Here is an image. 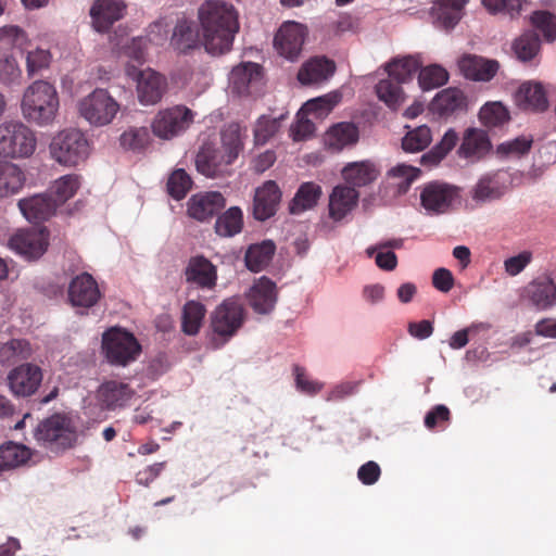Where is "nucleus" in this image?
<instances>
[{
  "instance_id": "nucleus-1",
  "label": "nucleus",
  "mask_w": 556,
  "mask_h": 556,
  "mask_svg": "<svg viewBox=\"0 0 556 556\" xmlns=\"http://www.w3.org/2000/svg\"><path fill=\"white\" fill-rule=\"evenodd\" d=\"M204 47L208 53L223 54L231 49L239 30L238 14L231 4L210 0L199 9Z\"/></svg>"
},
{
  "instance_id": "nucleus-2",
  "label": "nucleus",
  "mask_w": 556,
  "mask_h": 556,
  "mask_svg": "<svg viewBox=\"0 0 556 556\" xmlns=\"http://www.w3.org/2000/svg\"><path fill=\"white\" fill-rule=\"evenodd\" d=\"M241 127L230 123L220 131V147L213 142H204L195 156L199 173L215 178L228 173V167L238 159L244 142Z\"/></svg>"
},
{
  "instance_id": "nucleus-3",
  "label": "nucleus",
  "mask_w": 556,
  "mask_h": 556,
  "mask_svg": "<svg viewBox=\"0 0 556 556\" xmlns=\"http://www.w3.org/2000/svg\"><path fill=\"white\" fill-rule=\"evenodd\" d=\"M60 106L59 94L53 84L35 80L25 90L21 100L23 117L37 126L51 125Z\"/></svg>"
},
{
  "instance_id": "nucleus-4",
  "label": "nucleus",
  "mask_w": 556,
  "mask_h": 556,
  "mask_svg": "<svg viewBox=\"0 0 556 556\" xmlns=\"http://www.w3.org/2000/svg\"><path fill=\"white\" fill-rule=\"evenodd\" d=\"M245 318L243 305L236 299L224 300L210 315V338L212 349L223 348L242 327Z\"/></svg>"
},
{
  "instance_id": "nucleus-5",
  "label": "nucleus",
  "mask_w": 556,
  "mask_h": 556,
  "mask_svg": "<svg viewBox=\"0 0 556 556\" xmlns=\"http://www.w3.org/2000/svg\"><path fill=\"white\" fill-rule=\"evenodd\" d=\"M34 437L41 447L53 453L64 452L73 447L77 441V432L71 419L60 414L39 422Z\"/></svg>"
},
{
  "instance_id": "nucleus-6",
  "label": "nucleus",
  "mask_w": 556,
  "mask_h": 556,
  "mask_svg": "<svg viewBox=\"0 0 556 556\" xmlns=\"http://www.w3.org/2000/svg\"><path fill=\"white\" fill-rule=\"evenodd\" d=\"M101 349L109 364L127 366L141 354V344L130 331L112 327L103 332Z\"/></svg>"
},
{
  "instance_id": "nucleus-7",
  "label": "nucleus",
  "mask_w": 556,
  "mask_h": 556,
  "mask_svg": "<svg viewBox=\"0 0 556 556\" xmlns=\"http://www.w3.org/2000/svg\"><path fill=\"white\" fill-rule=\"evenodd\" d=\"M37 146L35 132L20 121L0 124V156L22 159L30 156Z\"/></svg>"
},
{
  "instance_id": "nucleus-8",
  "label": "nucleus",
  "mask_w": 556,
  "mask_h": 556,
  "mask_svg": "<svg viewBox=\"0 0 556 556\" xmlns=\"http://www.w3.org/2000/svg\"><path fill=\"white\" fill-rule=\"evenodd\" d=\"M50 153L58 163L65 166H76L88 157V140L80 130H62L53 138L50 144Z\"/></svg>"
},
{
  "instance_id": "nucleus-9",
  "label": "nucleus",
  "mask_w": 556,
  "mask_h": 556,
  "mask_svg": "<svg viewBox=\"0 0 556 556\" xmlns=\"http://www.w3.org/2000/svg\"><path fill=\"white\" fill-rule=\"evenodd\" d=\"M119 111L118 102L108 90L97 88L78 102V112L90 125L105 126Z\"/></svg>"
},
{
  "instance_id": "nucleus-10",
  "label": "nucleus",
  "mask_w": 556,
  "mask_h": 556,
  "mask_svg": "<svg viewBox=\"0 0 556 556\" xmlns=\"http://www.w3.org/2000/svg\"><path fill=\"white\" fill-rule=\"evenodd\" d=\"M194 115L192 110L182 104L161 110L152 121V131L161 139L170 140L191 126Z\"/></svg>"
},
{
  "instance_id": "nucleus-11",
  "label": "nucleus",
  "mask_w": 556,
  "mask_h": 556,
  "mask_svg": "<svg viewBox=\"0 0 556 556\" xmlns=\"http://www.w3.org/2000/svg\"><path fill=\"white\" fill-rule=\"evenodd\" d=\"M459 197L458 187L433 180L421 187L420 205L428 215H441L447 213Z\"/></svg>"
},
{
  "instance_id": "nucleus-12",
  "label": "nucleus",
  "mask_w": 556,
  "mask_h": 556,
  "mask_svg": "<svg viewBox=\"0 0 556 556\" xmlns=\"http://www.w3.org/2000/svg\"><path fill=\"white\" fill-rule=\"evenodd\" d=\"M126 74L137 81L138 100L143 105L159 103L167 90L165 76L151 68L138 70L127 64Z\"/></svg>"
},
{
  "instance_id": "nucleus-13",
  "label": "nucleus",
  "mask_w": 556,
  "mask_h": 556,
  "mask_svg": "<svg viewBox=\"0 0 556 556\" xmlns=\"http://www.w3.org/2000/svg\"><path fill=\"white\" fill-rule=\"evenodd\" d=\"M306 35V26L296 22H287L275 35L274 47L280 55L294 61L302 51Z\"/></svg>"
},
{
  "instance_id": "nucleus-14",
  "label": "nucleus",
  "mask_w": 556,
  "mask_h": 556,
  "mask_svg": "<svg viewBox=\"0 0 556 556\" xmlns=\"http://www.w3.org/2000/svg\"><path fill=\"white\" fill-rule=\"evenodd\" d=\"M68 300L75 307L90 308L101 299V292L94 278L83 273L74 277L68 285Z\"/></svg>"
},
{
  "instance_id": "nucleus-15",
  "label": "nucleus",
  "mask_w": 556,
  "mask_h": 556,
  "mask_svg": "<svg viewBox=\"0 0 556 556\" xmlns=\"http://www.w3.org/2000/svg\"><path fill=\"white\" fill-rule=\"evenodd\" d=\"M41 381V368L29 363L15 367L8 375L9 387L13 394L17 396L33 395L38 390Z\"/></svg>"
},
{
  "instance_id": "nucleus-16",
  "label": "nucleus",
  "mask_w": 556,
  "mask_h": 556,
  "mask_svg": "<svg viewBox=\"0 0 556 556\" xmlns=\"http://www.w3.org/2000/svg\"><path fill=\"white\" fill-rule=\"evenodd\" d=\"M226 205V199L218 191L198 192L188 200V215L198 220L206 222L218 214Z\"/></svg>"
},
{
  "instance_id": "nucleus-17",
  "label": "nucleus",
  "mask_w": 556,
  "mask_h": 556,
  "mask_svg": "<svg viewBox=\"0 0 556 556\" xmlns=\"http://www.w3.org/2000/svg\"><path fill=\"white\" fill-rule=\"evenodd\" d=\"M9 247L27 260H35L47 250L48 236L43 230H18L10 238Z\"/></svg>"
},
{
  "instance_id": "nucleus-18",
  "label": "nucleus",
  "mask_w": 556,
  "mask_h": 556,
  "mask_svg": "<svg viewBox=\"0 0 556 556\" xmlns=\"http://www.w3.org/2000/svg\"><path fill=\"white\" fill-rule=\"evenodd\" d=\"M187 283L203 290H212L217 283L216 266L203 255L190 257L184 270Z\"/></svg>"
},
{
  "instance_id": "nucleus-19",
  "label": "nucleus",
  "mask_w": 556,
  "mask_h": 556,
  "mask_svg": "<svg viewBox=\"0 0 556 556\" xmlns=\"http://www.w3.org/2000/svg\"><path fill=\"white\" fill-rule=\"evenodd\" d=\"M281 200V191L274 180L265 181L255 190L253 199V216L264 222L274 216Z\"/></svg>"
},
{
  "instance_id": "nucleus-20",
  "label": "nucleus",
  "mask_w": 556,
  "mask_h": 556,
  "mask_svg": "<svg viewBox=\"0 0 556 556\" xmlns=\"http://www.w3.org/2000/svg\"><path fill=\"white\" fill-rule=\"evenodd\" d=\"M135 394V390L128 383L109 380L99 387L97 397L102 407L115 410L128 406Z\"/></svg>"
},
{
  "instance_id": "nucleus-21",
  "label": "nucleus",
  "mask_w": 556,
  "mask_h": 556,
  "mask_svg": "<svg viewBox=\"0 0 556 556\" xmlns=\"http://www.w3.org/2000/svg\"><path fill=\"white\" fill-rule=\"evenodd\" d=\"M126 5L122 0H96L90 9L94 29L108 31L112 25L124 16Z\"/></svg>"
},
{
  "instance_id": "nucleus-22",
  "label": "nucleus",
  "mask_w": 556,
  "mask_h": 556,
  "mask_svg": "<svg viewBox=\"0 0 556 556\" xmlns=\"http://www.w3.org/2000/svg\"><path fill=\"white\" fill-rule=\"evenodd\" d=\"M358 191L349 186L339 185L329 195V217L338 223L349 215L358 203Z\"/></svg>"
},
{
  "instance_id": "nucleus-23",
  "label": "nucleus",
  "mask_w": 556,
  "mask_h": 556,
  "mask_svg": "<svg viewBox=\"0 0 556 556\" xmlns=\"http://www.w3.org/2000/svg\"><path fill=\"white\" fill-rule=\"evenodd\" d=\"M17 205L23 216L35 224L49 219L58 208L47 192L21 199Z\"/></svg>"
},
{
  "instance_id": "nucleus-24",
  "label": "nucleus",
  "mask_w": 556,
  "mask_h": 556,
  "mask_svg": "<svg viewBox=\"0 0 556 556\" xmlns=\"http://www.w3.org/2000/svg\"><path fill=\"white\" fill-rule=\"evenodd\" d=\"M458 67L466 78L477 81H490L497 73L500 64L473 54H465L458 61Z\"/></svg>"
},
{
  "instance_id": "nucleus-25",
  "label": "nucleus",
  "mask_w": 556,
  "mask_h": 556,
  "mask_svg": "<svg viewBox=\"0 0 556 556\" xmlns=\"http://www.w3.org/2000/svg\"><path fill=\"white\" fill-rule=\"evenodd\" d=\"M336 72V63L326 56H314L298 72V80L304 86L318 85L328 80Z\"/></svg>"
},
{
  "instance_id": "nucleus-26",
  "label": "nucleus",
  "mask_w": 556,
  "mask_h": 556,
  "mask_svg": "<svg viewBox=\"0 0 556 556\" xmlns=\"http://www.w3.org/2000/svg\"><path fill=\"white\" fill-rule=\"evenodd\" d=\"M249 303L258 314L269 313L277 301V288L274 281L263 276L250 289Z\"/></svg>"
},
{
  "instance_id": "nucleus-27",
  "label": "nucleus",
  "mask_w": 556,
  "mask_h": 556,
  "mask_svg": "<svg viewBox=\"0 0 556 556\" xmlns=\"http://www.w3.org/2000/svg\"><path fill=\"white\" fill-rule=\"evenodd\" d=\"M170 45L179 53H188L201 46L199 26L194 21L178 20L175 25Z\"/></svg>"
},
{
  "instance_id": "nucleus-28",
  "label": "nucleus",
  "mask_w": 556,
  "mask_h": 556,
  "mask_svg": "<svg viewBox=\"0 0 556 556\" xmlns=\"http://www.w3.org/2000/svg\"><path fill=\"white\" fill-rule=\"evenodd\" d=\"M515 102L521 110L543 112L548 106V100L543 86L540 83L527 81L520 85Z\"/></svg>"
},
{
  "instance_id": "nucleus-29",
  "label": "nucleus",
  "mask_w": 556,
  "mask_h": 556,
  "mask_svg": "<svg viewBox=\"0 0 556 556\" xmlns=\"http://www.w3.org/2000/svg\"><path fill=\"white\" fill-rule=\"evenodd\" d=\"M468 0H435L431 8L434 24L444 29L454 28L460 21Z\"/></svg>"
},
{
  "instance_id": "nucleus-30",
  "label": "nucleus",
  "mask_w": 556,
  "mask_h": 556,
  "mask_svg": "<svg viewBox=\"0 0 556 556\" xmlns=\"http://www.w3.org/2000/svg\"><path fill=\"white\" fill-rule=\"evenodd\" d=\"M359 138L357 126L351 122H341L328 129L325 134V144L332 152H340L344 148L354 146Z\"/></svg>"
},
{
  "instance_id": "nucleus-31",
  "label": "nucleus",
  "mask_w": 556,
  "mask_h": 556,
  "mask_svg": "<svg viewBox=\"0 0 556 556\" xmlns=\"http://www.w3.org/2000/svg\"><path fill=\"white\" fill-rule=\"evenodd\" d=\"M491 149V142L485 131L477 128H468L458 148V155L469 160L482 159Z\"/></svg>"
},
{
  "instance_id": "nucleus-32",
  "label": "nucleus",
  "mask_w": 556,
  "mask_h": 556,
  "mask_svg": "<svg viewBox=\"0 0 556 556\" xmlns=\"http://www.w3.org/2000/svg\"><path fill=\"white\" fill-rule=\"evenodd\" d=\"M531 302L540 309H547L556 304V285L549 276H541L527 287Z\"/></svg>"
},
{
  "instance_id": "nucleus-33",
  "label": "nucleus",
  "mask_w": 556,
  "mask_h": 556,
  "mask_svg": "<svg viewBox=\"0 0 556 556\" xmlns=\"http://www.w3.org/2000/svg\"><path fill=\"white\" fill-rule=\"evenodd\" d=\"M432 108L441 116H450L466 111L467 98L458 88H446L440 91L432 101Z\"/></svg>"
},
{
  "instance_id": "nucleus-34",
  "label": "nucleus",
  "mask_w": 556,
  "mask_h": 556,
  "mask_svg": "<svg viewBox=\"0 0 556 556\" xmlns=\"http://www.w3.org/2000/svg\"><path fill=\"white\" fill-rule=\"evenodd\" d=\"M25 180V174L20 166L11 162L0 161V199L20 192Z\"/></svg>"
},
{
  "instance_id": "nucleus-35",
  "label": "nucleus",
  "mask_w": 556,
  "mask_h": 556,
  "mask_svg": "<svg viewBox=\"0 0 556 556\" xmlns=\"http://www.w3.org/2000/svg\"><path fill=\"white\" fill-rule=\"evenodd\" d=\"M275 251L276 245L271 240L251 244L244 254L245 266L253 273L264 270L270 264Z\"/></svg>"
},
{
  "instance_id": "nucleus-36",
  "label": "nucleus",
  "mask_w": 556,
  "mask_h": 556,
  "mask_svg": "<svg viewBox=\"0 0 556 556\" xmlns=\"http://www.w3.org/2000/svg\"><path fill=\"white\" fill-rule=\"evenodd\" d=\"M261 65L248 62L232 68L230 73V84L232 89L239 94H249L250 85L261 78Z\"/></svg>"
},
{
  "instance_id": "nucleus-37",
  "label": "nucleus",
  "mask_w": 556,
  "mask_h": 556,
  "mask_svg": "<svg viewBox=\"0 0 556 556\" xmlns=\"http://www.w3.org/2000/svg\"><path fill=\"white\" fill-rule=\"evenodd\" d=\"M378 175L379 170L369 161L350 163L342 169L344 180L354 187L367 186L374 182Z\"/></svg>"
},
{
  "instance_id": "nucleus-38",
  "label": "nucleus",
  "mask_w": 556,
  "mask_h": 556,
  "mask_svg": "<svg viewBox=\"0 0 556 556\" xmlns=\"http://www.w3.org/2000/svg\"><path fill=\"white\" fill-rule=\"evenodd\" d=\"M206 307L199 301H187L181 309V331L190 337L197 336L203 325Z\"/></svg>"
},
{
  "instance_id": "nucleus-39",
  "label": "nucleus",
  "mask_w": 556,
  "mask_h": 556,
  "mask_svg": "<svg viewBox=\"0 0 556 556\" xmlns=\"http://www.w3.org/2000/svg\"><path fill=\"white\" fill-rule=\"evenodd\" d=\"M421 65L422 61L419 55H406L389 62L386 70L392 79L402 85L410 81Z\"/></svg>"
},
{
  "instance_id": "nucleus-40",
  "label": "nucleus",
  "mask_w": 556,
  "mask_h": 556,
  "mask_svg": "<svg viewBox=\"0 0 556 556\" xmlns=\"http://www.w3.org/2000/svg\"><path fill=\"white\" fill-rule=\"evenodd\" d=\"M321 187L313 181L303 182L289 204L291 214H300L313 208L321 197Z\"/></svg>"
},
{
  "instance_id": "nucleus-41",
  "label": "nucleus",
  "mask_w": 556,
  "mask_h": 556,
  "mask_svg": "<svg viewBox=\"0 0 556 556\" xmlns=\"http://www.w3.org/2000/svg\"><path fill=\"white\" fill-rule=\"evenodd\" d=\"M80 187L79 176L68 174L56 179L49 188L47 193L52 197L56 207L63 205L66 201L73 198Z\"/></svg>"
},
{
  "instance_id": "nucleus-42",
  "label": "nucleus",
  "mask_w": 556,
  "mask_h": 556,
  "mask_svg": "<svg viewBox=\"0 0 556 556\" xmlns=\"http://www.w3.org/2000/svg\"><path fill=\"white\" fill-rule=\"evenodd\" d=\"M31 456L29 448L15 442H7L0 446V470L24 465Z\"/></svg>"
},
{
  "instance_id": "nucleus-43",
  "label": "nucleus",
  "mask_w": 556,
  "mask_h": 556,
  "mask_svg": "<svg viewBox=\"0 0 556 556\" xmlns=\"http://www.w3.org/2000/svg\"><path fill=\"white\" fill-rule=\"evenodd\" d=\"M507 187L497 174L482 177L475 187L473 199L478 201H492L503 197Z\"/></svg>"
},
{
  "instance_id": "nucleus-44",
  "label": "nucleus",
  "mask_w": 556,
  "mask_h": 556,
  "mask_svg": "<svg viewBox=\"0 0 556 556\" xmlns=\"http://www.w3.org/2000/svg\"><path fill=\"white\" fill-rule=\"evenodd\" d=\"M243 214L240 207L231 206L219 215L215 222V232L220 237H233L241 232Z\"/></svg>"
},
{
  "instance_id": "nucleus-45",
  "label": "nucleus",
  "mask_w": 556,
  "mask_h": 556,
  "mask_svg": "<svg viewBox=\"0 0 556 556\" xmlns=\"http://www.w3.org/2000/svg\"><path fill=\"white\" fill-rule=\"evenodd\" d=\"M376 94L388 108L396 110L405 100L401 84L390 76L381 79L375 87Z\"/></svg>"
},
{
  "instance_id": "nucleus-46",
  "label": "nucleus",
  "mask_w": 556,
  "mask_h": 556,
  "mask_svg": "<svg viewBox=\"0 0 556 556\" xmlns=\"http://www.w3.org/2000/svg\"><path fill=\"white\" fill-rule=\"evenodd\" d=\"M479 119L485 127L495 128L507 124L510 114L502 102H486L479 111Z\"/></svg>"
},
{
  "instance_id": "nucleus-47",
  "label": "nucleus",
  "mask_w": 556,
  "mask_h": 556,
  "mask_svg": "<svg viewBox=\"0 0 556 556\" xmlns=\"http://www.w3.org/2000/svg\"><path fill=\"white\" fill-rule=\"evenodd\" d=\"M541 40L536 31L527 30L513 45L517 59L521 62L531 61L539 53Z\"/></svg>"
},
{
  "instance_id": "nucleus-48",
  "label": "nucleus",
  "mask_w": 556,
  "mask_h": 556,
  "mask_svg": "<svg viewBox=\"0 0 556 556\" xmlns=\"http://www.w3.org/2000/svg\"><path fill=\"white\" fill-rule=\"evenodd\" d=\"M418 84L424 91L432 90L448 81V72L439 64H431L419 68Z\"/></svg>"
},
{
  "instance_id": "nucleus-49",
  "label": "nucleus",
  "mask_w": 556,
  "mask_h": 556,
  "mask_svg": "<svg viewBox=\"0 0 556 556\" xmlns=\"http://www.w3.org/2000/svg\"><path fill=\"white\" fill-rule=\"evenodd\" d=\"M31 348L24 339H12L0 348V363L14 364L31 356Z\"/></svg>"
},
{
  "instance_id": "nucleus-50",
  "label": "nucleus",
  "mask_w": 556,
  "mask_h": 556,
  "mask_svg": "<svg viewBox=\"0 0 556 556\" xmlns=\"http://www.w3.org/2000/svg\"><path fill=\"white\" fill-rule=\"evenodd\" d=\"M151 135L147 127H130L119 137V143L125 150L141 152L151 143Z\"/></svg>"
},
{
  "instance_id": "nucleus-51",
  "label": "nucleus",
  "mask_w": 556,
  "mask_h": 556,
  "mask_svg": "<svg viewBox=\"0 0 556 556\" xmlns=\"http://www.w3.org/2000/svg\"><path fill=\"white\" fill-rule=\"evenodd\" d=\"M26 33L18 26L7 25L0 28V49L3 51L20 50L24 51L28 46Z\"/></svg>"
},
{
  "instance_id": "nucleus-52",
  "label": "nucleus",
  "mask_w": 556,
  "mask_h": 556,
  "mask_svg": "<svg viewBox=\"0 0 556 556\" xmlns=\"http://www.w3.org/2000/svg\"><path fill=\"white\" fill-rule=\"evenodd\" d=\"M458 136L454 129H448L441 141L420 159L422 164H438L457 143Z\"/></svg>"
},
{
  "instance_id": "nucleus-53",
  "label": "nucleus",
  "mask_w": 556,
  "mask_h": 556,
  "mask_svg": "<svg viewBox=\"0 0 556 556\" xmlns=\"http://www.w3.org/2000/svg\"><path fill=\"white\" fill-rule=\"evenodd\" d=\"M458 136L454 129H448L441 141L420 159L422 164H438L457 143Z\"/></svg>"
},
{
  "instance_id": "nucleus-54",
  "label": "nucleus",
  "mask_w": 556,
  "mask_h": 556,
  "mask_svg": "<svg viewBox=\"0 0 556 556\" xmlns=\"http://www.w3.org/2000/svg\"><path fill=\"white\" fill-rule=\"evenodd\" d=\"M430 142L431 130L428 126L421 125L405 135L402 147L406 152H419L425 150Z\"/></svg>"
},
{
  "instance_id": "nucleus-55",
  "label": "nucleus",
  "mask_w": 556,
  "mask_h": 556,
  "mask_svg": "<svg viewBox=\"0 0 556 556\" xmlns=\"http://www.w3.org/2000/svg\"><path fill=\"white\" fill-rule=\"evenodd\" d=\"M419 174V168L401 163L389 169L388 177L396 181L400 192L405 193L410 185L418 178Z\"/></svg>"
},
{
  "instance_id": "nucleus-56",
  "label": "nucleus",
  "mask_w": 556,
  "mask_h": 556,
  "mask_svg": "<svg viewBox=\"0 0 556 556\" xmlns=\"http://www.w3.org/2000/svg\"><path fill=\"white\" fill-rule=\"evenodd\" d=\"M532 26L540 30L547 42L556 39V16L548 11H534L530 17Z\"/></svg>"
},
{
  "instance_id": "nucleus-57",
  "label": "nucleus",
  "mask_w": 556,
  "mask_h": 556,
  "mask_svg": "<svg viewBox=\"0 0 556 556\" xmlns=\"http://www.w3.org/2000/svg\"><path fill=\"white\" fill-rule=\"evenodd\" d=\"M192 187V179L185 169H175L167 180V192L175 200L186 197Z\"/></svg>"
},
{
  "instance_id": "nucleus-58",
  "label": "nucleus",
  "mask_w": 556,
  "mask_h": 556,
  "mask_svg": "<svg viewBox=\"0 0 556 556\" xmlns=\"http://www.w3.org/2000/svg\"><path fill=\"white\" fill-rule=\"evenodd\" d=\"M279 129V123L276 118L261 116L254 128V140L256 144H265Z\"/></svg>"
},
{
  "instance_id": "nucleus-59",
  "label": "nucleus",
  "mask_w": 556,
  "mask_h": 556,
  "mask_svg": "<svg viewBox=\"0 0 556 556\" xmlns=\"http://www.w3.org/2000/svg\"><path fill=\"white\" fill-rule=\"evenodd\" d=\"M51 62L49 50L36 49L29 51L26 56V70L29 77L35 76L40 71L48 68Z\"/></svg>"
},
{
  "instance_id": "nucleus-60",
  "label": "nucleus",
  "mask_w": 556,
  "mask_h": 556,
  "mask_svg": "<svg viewBox=\"0 0 556 556\" xmlns=\"http://www.w3.org/2000/svg\"><path fill=\"white\" fill-rule=\"evenodd\" d=\"M525 0H482L484 8L492 14L506 13L511 17L519 15Z\"/></svg>"
},
{
  "instance_id": "nucleus-61",
  "label": "nucleus",
  "mask_w": 556,
  "mask_h": 556,
  "mask_svg": "<svg viewBox=\"0 0 556 556\" xmlns=\"http://www.w3.org/2000/svg\"><path fill=\"white\" fill-rule=\"evenodd\" d=\"M533 139L531 137L520 136L514 140L501 143L497 152L503 155H523L528 153L532 147Z\"/></svg>"
},
{
  "instance_id": "nucleus-62",
  "label": "nucleus",
  "mask_w": 556,
  "mask_h": 556,
  "mask_svg": "<svg viewBox=\"0 0 556 556\" xmlns=\"http://www.w3.org/2000/svg\"><path fill=\"white\" fill-rule=\"evenodd\" d=\"M22 76V71L17 61L13 56L0 59V81L3 84H13Z\"/></svg>"
},
{
  "instance_id": "nucleus-63",
  "label": "nucleus",
  "mask_w": 556,
  "mask_h": 556,
  "mask_svg": "<svg viewBox=\"0 0 556 556\" xmlns=\"http://www.w3.org/2000/svg\"><path fill=\"white\" fill-rule=\"evenodd\" d=\"M532 261L531 251H522L504 261V269L507 275L514 277L520 274Z\"/></svg>"
},
{
  "instance_id": "nucleus-64",
  "label": "nucleus",
  "mask_w": 556,
  "mask_h": 556,
  "mask_svg": "<svg viewBox=\"0 0 556 556\" xmlns=\"http://www.w3.org/2000/svg\"><path fill=\"white\" fill-rule=\"evenodd\" d=\"M148 48V40L143 37H136L124 47V53L138 64L146 62V52Z\"/></svg>"
}]
</instances>
